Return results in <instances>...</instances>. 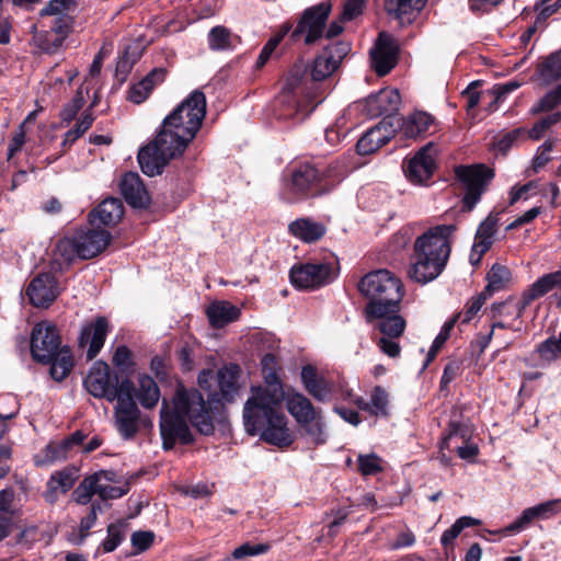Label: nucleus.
Returning a JSON list of instances; mask_svg holds the SVG:
<instances>
[{"label":"nucleus","instance_id":"obj_1","mask_svg":"<svg viewBox=\"0 0 561 561\" xmlns=\"http://www.w3.org/2000/svg\"><path fill=\"white\" fill-rule=\"evenodd\" d=\"M205 115V94L195 90L163 119L154 140L139 150L141 171L149 176L162 173L169 161L181 156L195 138Z\"/></svg>","mask_w":561,"mask_h":561},{"label":"nucleus","instance_id":"obj_2","mask_svg":"<svg viewBox=\"0 0 561 561\" xmlns=\"http://www.w3.org/2000/svg\"><path fill=\"white\" fill-rule=\"evenodd\" d=\"M265 386L252 387L243 408V423L248 434H261L264 442L287 447L294 442L283 412L284 390L278 377L279 365L273 354L261 360Z\"/></svg>","mask_w":561,"mask_h":561},{"label":"nucleus","instance_id":"obj_3","mask_svg":"<svg viewBox=\"0 0 561 561\" xmlns=\"http://www.w3.org/2000/svg\"><path fill=\"white\" fill-rule=\"evenodd\" d=\"M188 423L205 435L214 431L203 396L196 389H186L179 383L172 401L164 399L160 411V432L164 449L173 448L176 440L184 444L192 442Z\"/></svg>","mask_w":561,"mask_h":561},{"label":"nucleus","instance_id":"obj_4","mask_svg":"<svg viewBox=\"0 0 561 561\" xmlns=\"http://www.w3.org/2000/svg\"><path fill=\"white\" fill-rule=\"evenodd\" d=\"M455 231V225H438L416 238L408 272L410 278L426 284L443 272L450 254V237Z\"/></svg>","mask_w":561,"mask_h":561},{"label":"nucleus","instance_id":"obj_5","mask_svg":"<svg viewBox=\"0 0 561 561\" xmlns=\"http://www.w3.org/2000/svg\"><path fill=\"white\" fill-rule=\"evenodd\" d=\"M358 290L368 299L366 317H380L388 310H396L403 297L402 282L387 270L366 274L358 283Z\"/></svg>","mask_w":561,"mask_h":561},{"label":"nucleus","instance_id":"obj_6","mask_svg":"<svg viewBox=\"0 0 561 561\" xmlns=\"http://www.w3.org/2000/svg\"><path fill=\"white\" fill-rule=\"evenodd\" d=\"M455 174L463 191L462 209L471 211L494 178V171L484 164H472L457 167Z\"/></svg>","mask_w":561,"mask_h":561},{"label":"nucleus","instance_id":"obj_7","mask_svg":"<svg viewBox=\"0 0 561 561\" xmlns=\"http://www.w3.org/2000/svg\"><path fill=\"white\" fill-rule=\"evenodd\" d=\"M115 401L114 419L117 431L125 438H130L138 431L140 410L134 399V382L129 378H123V389Z\"/></svg>","mask_w":561,"mask_h":561},{"label":"nucleus","instance_id":"obj_8","mask_svg":"<svg viewBox=\"0 0 561 561\" xmlns=\"http://www.w3.org/2000/svg\"><path fill=\"white\" fill-rule=\"evenodd\" d=\"M85 390L98 399H105L114 402L121 396L123 379L113 374L110 366L104 362H95L83 380Z\"/></svg>","mask_w":561,"mask_h":561},{"label":"nucleus","instance_id":"obj_9","mask_svg":"<svg viewBox=\"0 0 561 561\" xmlns=\"http://www.w3.org/2000/svg\"><path fill=\"white\" fill-rule=\"evenodd\" d=\"M325 184L318 180V169L310 164L294 169L284 185V197L295 201L305 196H316L325 193Z\"/></svg>","mask_w":561,"mask_h":561},{"label":"nucleus","instance_id":"obj_10","mask_svg":"<svg viewBox=\"0 0 561 561\" xmlns=\"http://www.w3.org/2000/svg\"><path fill=\"white\" fill-rule=\"evenodd\" d=\"M60 347L55 324L43 321L34 325L31 336V353L35 360L48 363Z\"/></svg>","mask_w":561,"mask_h":561},{"label":"nucleus","instance_id":"obj_11","mask_svg":"<svg viewBox=\"0 0 561 561\" xmlns=\"http://www.w3.org/2000/svg\"><path fill=\"white\" fill-rule=\"evenodd\" d=\"M330 12L331 5L324 2L306 9L293 32V37L306 34V44L314 43L321 37Z\"/></svg>","mask_w":561,"mask_h":561},{"label":"nucleus","instance_id":"obj_12","mask_svg":"<svg viewBox=\"0 0 561 561\" xmlns=\"http://www.w3.org/2000/svg\"><path fill=\"white\" fill-rule=\"evenodd\" d=\"M436 148L433 142L422 147L413 158L403 164L407 178L414 184L425 183L436 168L435 162Z\"/></svg>","mask_w":561,"mask_h":561},{"label":"nucleus","instance_id":"obj_13","mask_svg":"<svg viewBox=\"0 0 561 561\" xmlns=\"http://www.w3.org/2000/svg\"><path fill=\"white\" fill-rule=\"evenodd\" d=\"M331 267L325 263L294 265L290 270L291 284L301 289H311L327 284Z\"/></svg>","mask_w":561,"mask_h":561},{"label":"nucleus","instance_id":"obj_14","mask_svg":"<svg viewBox=\"0 0 561 561\" xmlns=\"http://www.w3.org/2000/svg\"><path fill=\"white\" fill-rule=\"evenodd\" d=\"M73 237L79 248V257L82 260L95 257L108 247L112 240L111 233L99 226L81 229Z\"/></svg>","mask_w":561,"mask_h":561},{"label":"nucleus","instance_id":"obj_15","mask_svg":"<svg viewBox=\"0 0 561 561\" xmlns=\"http://www.w3.org/2000/svg\"><path fill=\"white\" fill-rule=\"evenodd\" d=\"M401 104V96L397 89H381L377 93L370 94L365 101V112L371 117L386 115L394 124L400 119L392 117L398 112Z\"/></svg>","mask_w":561,"mask_h":561},{"label":"nucleus","instance_id":"obj_16","mask_svg":"<svg viewBox=\"0 0 561 561\" xmlns=\"http://www.w3.org/2000/svg\"><path fill=\"white\" fill-rule=\"evenodd\" d=\"M398 126L399 122L394 124L392 119L383 118L357 141V152L365 156L377 151L394 136Z\"/></svg>","mask_w":561,"mask_h":561},{"label":"nucleus","instance_id":"obj_17","mask_svg":"<svg viewBox=\"0 0 561 561\" xmlns=\"http://www.w3.org/2000/svg\"><path fill=\"white\" fill-rule=\"evenodd\" d=\"M60 290L54 275L43 273L34 277L26 288V296L35 307L47 308Z\"/></svg>","mask_w":561,"mask_h":561},{"label":"nucleus","instance_id":"obj_18","mask_svg":"<svg viewBox=\"0 0 561 561\" xmlns=\"http://www.w3.org/2000/svg\"><path fill=\"white\" fill-rule=\"evenodd\" d=\"M397 45L393 37L381 32L375 46L370 49L373 69L378 76L387 75L396 66Z\"/></svg>","mask_w":561,"mask_h":561},{"label":"nucleus","instance_id":"obj_19","mask_svg":"<svg viewBox=\"0 0 561 561\" xmlns=\"http://www.w3.org/2000/svg\"><path fill=\"white\" fill-rule=\"evenodd\" d=\"M108 332V321L105 317H98L94 322L82 327L79 336V347L87 348V358L93 359L104 345Z\"/></svg>","mask_w":561,"mask_h":561},{"label":"nucleus","instance_id":"obj_20","mask_svg":"<svg viewBox=\"0 0 561 561\" xmlns=\"http://www.w3.org/2000/svg\"><path fill=\"white\" fill-rule=\"evenodd\" d=\"M301 381L306 391L319 402H329L335 392V385L332 380L318 374L311 365L301 369Z\"/></svg>","mask_w":561,"mask_h":561},{"label":"nucleus","instance_id":"obj_21","mask_svg":"<svg viewBox=\"0 0 561 561\" xmlns=\"http://www.w3.org/2000/svg\"><path fill=\"white\" fill-rule=\"evenodd\" d=\"M471 431L467 424L451 421L448 427V434L443 438L440 448H450L456 439H461V445L456 444L455 449L458 456L465 460H472L478 455V446L469 443Z\"/></svg>","mask_w":561,"mask_h":561},{"label":"nucleus","instance_id":"obj_22","mask_svg":"<svg viewBox=\"0 0 561 561\" xmlns=\"http://www.w3.org/2000/svg\"><path fill=\"white\" fill-rule=\"evenodd\" d=\"M121 193L134 208H145L150 203V196L137 173H126L119 183Z\"/></svg>","mask_w":561,"mask_h":561},{"label":"nucleus","instance_id":"obj_23","mask_svg":"<svg viewBox=\"0 0 561 561\" xmlns=\"http://www.w3.org/2000/svg\"><path fill=\"white\" fill-rule=\"evenodd\" d=\"M239 374L240 367L234 364H230L219 369L217 373L219 393L209 392V399L214 401H232L239 390Z\"/></svg>","mask_w":561,"mask_h":561},{"label":"nucleus","instance_id":"obj_24","mask_svg":"<svg viewBox=\"0 0 561 561\" xmlns=\"http://www.w3.org/2000/svg\"><path fill=\"white\" fill-rule=\"evenodd\" d=\"M497 221V216L490 214L480 224L470 254L471 264H478L482 255L491 248L493 243V237L496 232Z\"/></svg>","mask_w":561,"mask_h":561},{"label":"nucleus","instance_id":"obj_25","mask_svg":"<svg viewBox=\"0 0 561 561\" xmlns=\"http://www.w3.org/2000/svg\"><path fill=\"white\" fill-rule=\"evenodd\" d=\"M427 0H385L386 13L401 24L411 23L424 9Z\"/></svg>","mask_w":561,"mask_h":561},{"label":"nucleus","instance_id":"obj_26","mask_svg":"<svg viewBox=\"0 0 561 561\" xmlns=\"http://www.w3.org/2000/svg\"><path fill=\"white\" fill-rule=\"evenodd\" d=\"M124 215V205L119 198L110 197L104 199L90 214V222L92 226H114Z\"/></svg>","mask_w":561,"mask_h":561},{"label":"nucleus","instance_id":"obj_27","mask_svg":"<svg viewBox=\"0 0 561 561\" xmlns=\"http://www.w3.org/2000/svg\"><path fill=\"white\" fill-rule=\"evenodd\" d=\"M165 79V71L162 68L151 70L139 82L131 85L128 92V100L135 104H140L148 99L154 87L162 83Z\"/></svg>","mask_w":561,"mask_h":561},{"label":"nucleus","instance_id":"obj_28","mask_svg":"<svg viewBox=\"0 0 561 561\" xmlns=\"http://www.w3.org/2000/svg\"><path fill=\"white\" fill-rule=\"evenodd\" d=\"M398 311L399 307L396 310H388L380 317H367V320L369 322L376 320L374 327L382 333V336L398 339L405 329V320L398 314Z\"/></svg>","mask_w":561,"mask_h":561},{"label":"nucleus","instance_id":"obj_29","mask_svg":"<svg viewBox=\"0 0 561 561\" xmlns=\"http://www.w3.org/2000/svg\"><path fill=\"white\" fill-rule=\"evenodd\" d=\"M287 409L298 424L312 421L317 414L322 412L320 409H316L306 396L298 392L288 397Z\"/></svg>","mask_w":561,"mask_h":561},{"label":"nucleus","instance_id":"obj_30","mask_svg":"<svg viewBox=\"0 0 561 561\" xmlns=\"http://www.w3.org/2000/svg\"><path fill=\"white\" fill-rule=\"evenodd\" d=\"M209 322L215 328H222L240 317V309L228 301H215L206 310Z\"/></svg>","mask_w":561,"mask_h":561},{"label":"nucleus","instance_id":"obj_31","mask_svg":"<svg viewBox=\"0 0 561 561\" xmlns=\"http://www.w3.org/2000/svg\"><path fill=\"white\" fill-rule=\"evenodd\" d=\"M137 382V388L134 386V399H137L145 409L154 408L160 399L157 382L148 375H140Z\"/></svg>","mask_w":561,"mask_h":561},{"label":"nucleus","instance_id":"obj_32","mask_svg":"<svg viewBox=\"0 0 561 561\" xmlns=\"http://www.w3.org/2000/svg\"><path fill=\"white\" fill-rule=\"evenodd\" d=\"M107 480L104 471L87 477L72 493L73 501L79 505H87L94 494H99V482Z\"/></svg>","mask_w":561,"mask_h":561},{"label":"nucleus","instance_id":"obj_33","mask_svg":"<svg viewBox=\"0 0 561 561\" xmlns=\"http://www.w3.org/2000/svg\"><path fill=\"white\" fill-rule=\"evenodd\" d=\"M433 123L434 119L430 114L425 112L413 113L402 122V134L407 138H416L427 133Z\"/></svg>","mask_w":561,"mask_h":561},{"label":"nucleus","instance_id":"obj_34","mask_svg":"<svg viewBox=\"0 0 561 561\" xmlns=\"http://www.w3.org/2000/svg\"><path fill=\"white\" fill-rule=\"evenodd\" d=\"M70 450L62 440L51 442L34 456V462L38 467L50 466L69 457Z\"/></svg>","mask_w":561,"mask_h":561},{"label":"nucleus","instance_id":"obj_35","mask_svg":"<svg viewBox=\"0 0 561 561\" xmlns=\"http://www.w3.org/2000/svg\"><path fill=\"white\" fill-rule=\"evenodd\" d=\"M289 231L305 242H313L324 234L325 228L310 219H298L289 225Z\"/></svg>","mask_w":561,"mask_h":561},{"label":"nucleus","instance_id":"obj_36","mask_svg":"<svg viewBox=\"0 0 561 561\" xmlns=\"http://www.w3.org/2000/svg\"><path fill=\"white\" fill-rule=\"evenodd\" d=\"M50 363V375L55 380L65 379L73 367V358L68 347H59Z\"/></svg>","mask_w":561,"mask_h":561},{"label":"nucleus","instance_id":"obj_37","mask_svg":"<svg viewBox=\"0 0 561 561\" xmlns=\"http://www.w3.org/2000/svg\"><path fill=\"white\" fill-rule=\"evenodd\" d=\"M523 82L518 80H510L502 84H496L492 89L482 93L483 99H489L486 111L492 113L497 110L499 104L504 100L506 94L522 87Z\"/></svg>","mask_w":561,"mask_h":561},{"label":"nucleus","instance_id":"obj_38","mask_svg":"<svg viewBox=\"0 0 561 561\" xmlns=\"http://www.w3.org/2000/svg\"><path fill=\"white\" fill-rule=\"evenodd\" d=\"M537 73L539 78L550 83L561 78V50L550 54L538 65Z\"/></svg>","mask_w":561,"mask_h":561},{"label":"nucleus","instance_id":"obj_39","mask_svg":"<svg viewBox=\"0 0 561 561\" xmlns=\"http://www.w3.org/2000/svg\"><path fill=\"white\" fill-rule=\"evenodd\" d=\"M511 279V272L503 265L494 264L486 274L484 294L491 297L494 293L505 288Z\"/></svg>","mask_w":561,"mask_h":561},{"label":"nucleus","instance_id":"obj_40","mask_svg":"<svg viewBox=\"0 0 561 561\" xmlns=\"http://www.w3.org/2000/svg\"><path fill=\"white\" fill-rule=\"evenodd\" d=\"M346 171L344 162L336 160L324 170H318V180H322V184L327 186L325 192H328L345 176Z\"/></svg>","mask_w":561,"mask_h":561},{"label":"nucleus","instance_id":"obj_41","mask_svg":"<svg viewBox=\"0 0 561 561\" xmlns=\"http://www.w3.org/2000/svg\"><path fill=\"white\" fill-rule=\"evenodd\" d=\"M78 478V469L75 467H67L53 473L48 481L51 485L54 484L58 490H60L61 494H65L73 486Z\"/></svg>","mask_w":561,"mask_h":561},{"label":"nucleus","instance_id":"obj_42","mask_svg":"<svg viewBox=\"0 0 561 561\" xmlns=\"http://www.w3.org/2000/svg\"><path fill=\"white\" fill-rule=\"evenodd\" d=\"M300 425L306 435H308L314 444L322 445L327 442L328 434L322 412L317 414L312 421L301 423Z\"/></svg>","mask_w":561,"mask_h":561},{"label":"nucleus","instance_id":"obj_43","mask_svg":"<svg viewBox=\"0 0 561 561\" xmlns=\"http://www.w3.org/2000/svg\"><path fill=\"white\" fill-rule=\"evenodd\" d=\"M291 26L289 24L282 25L280 30L277 34H275L272 38L267 41V43L263 46L257 60H256V67L261 68L263 67L271 56L273 55L274 50L278 46V44L283 41V38L287 35V33L290 31Z\"/></svg>","mask_w":561,"mask_h":561},{"label":"nucleus","instance_id":"obj_44","mask_svg":"<svg viewBox=\"0 0 561 561\" xmlns=\"http://www.w3.org/2000/svg\"><path fill=\"white\" fill-rule=\"evenodd\" d=\"M89 88L84 85H81L77 90L76 95L73 96L71 102L68 103L60 113V117L64 122L69 123L76 117L78 112L84 105L85 96L89 95Z\"/></svg>","mask_w":561,"mask_h":561},{"label":"nucleus","instance_id":"obj_45","mask_svg":"<svg viewBox=\"0 0 561 561\" xmlns=\"http://www.w3.org/2000/svg\"><path fill=\"white\" fill-rule=\"evenodd\" d=\"M561 283V273H551L539 278L528 293V299L538 298L548 291L552 290L557 285Z\"/></svg>","mask_w":561,"mask_h":561},{"label":"nucleus","instance_id":"obj_46","mask_svg":"<svg viewBox=\"0 0 561 561\" xmlns=\"http://www.w3.org/2000/svg\"><path fill=\"white\" fill-rule=\"evenodd\" d=\"M208 44L213 50H225L231 47V32L221 25L209 31Z\"/></svg>","mask_w":561,"mask_h":561},{"label":"nucleus","instance_id":"obj_47","mask_svg":"<svg viewBox=\"0 0 561 561\" xmlns=\"http://www.w3.org/2000/svg\"><path fill=\"white\" fill-rule=\"evenodd\" d=\"M370 414L375 416L388 415V393L381 387H375L370 393Z\"/></svg>","mask_w":561,"mask_h":561},{"label":"nucleus","instance_id":"obj_48","mask_svg":"<svg viewBox=\"0 0 561 561\" xmlns=\"http://www.w3.org/2000/svg\"><path fill=\"white\" fill-rule=\"evenodd\" d=\"M337 67L332 64V61L323 55L322 53L316 57L312 68H311V77L313 81H321L328 77H330Z\"/></svg>","mask_w":561,"mask_h":561},{"label":"nucleus","instance_id":"obj_49","mask_svg":"<svg viewBox=\"0 0 561 561\" xmlns=\"http://www.w3.org/2000/svg\"><path fill=\"white\" fill-rule=\"evenodd\" d=\"M268 550L270 546L267 543L251 545L249 542H245L240 547L236 548L232 551L231 557H227L224 561H230V559L244 560L248 557L264 554Z\"/></svg>","mask_w":561,"mask_h":561},{"label":"nucleus","instance_id":"obj_50","mask_svg":"<svg viewBox=\"0 0 561 561\" xmlns=\"http://www.w3.org/2000/svg\"><path fill=\"white\" fill-rule=\"evenodd\" d=\"M306 76V66L302 64L295 65L289 71L286 83L284 85L285 98L294 94L302 84Z\"/></svg>","mask_w":561,"mask_h":561},{"label":"nucleus","instance_id":"obj_51","mask_svg":"<svg viewBox=\"0 0 561 561\" xmlns=\"http://www.w3.org/2000/svg\"><path fill=\"white\" fill-rule=\"evenodd\" d=\"M561 104V83L550 92H548L539 102L534 105L531 112L534 114L540 112H549Z\"/></svg>","mask_w":561,"mask_h":561},{"label":"nucleus","instance_id":"obj_52","mask_svg":"<svg viewBox=\"0 0 561 561\" xmlns=\"http://www.w3.org/2000/svg\"><path fill=\"white\" fill-rule=\"evenodd\" d=\"M123 528L124 524L122 522L110 524L107 526V537L102 542L104 552H112L119 546L124 538Z\"/></svg>","mask_w":561,"mask_h":561},{"label":"nucleus","instance_id":"obj_53","mask_svg":"<svg viewBox=\"0 0 561 561\" xmlns=\"http://www.w3.org/2000/svg\"><path fill=\"white\" fill-rule=\"evenodd\" d=\"M358 469L363 476H373L382 471L381 458L376 454L359 455Z\"/></svg>","mask_w":561,"mask_h":561},{"label":"nucleus","instance_id":"obj_54","mask_svg":"<svg viewBox=\"0 0 561 561\" xmlns=\"http://www.w3.org/2000/svg\"><path fill=\"white\" fill-rule=\"evenodd\" d=\"M94 116L88 112L82 115L75 128L68 130L65 135V144H72L80 138L93 124Z\"/></svg>","mask_w":561,"mask_h":561},{"label":"nucleus","instance_id":"obj_55","mask_svg":"<svg viewBox=\"0 0 561 561\" xmlns=\"http://www.w3.org/2000/svg\"><path fill=\"white\" fill-rule=\"evenodd\" d=\"M351 51V44L347 42L339 41L328 47L322 51L323 55L334 64L337 68L341 65L342 60L347 56Z\"/></svg>","mask_w":561,"mask_h":561},{"label":"nucleus","instance_id":"obj_56","mask_svg":"<svg viewBox=\"0 0 561 561\" xmlns=\"http://www.w3.org/2000/svg\"><path fill=\"white\" fill-rule=\"evenodd\" d=\"M561 119V113L554 112L547 117L538 121L531 129L528 130V138L540 139L545 133L554 124L559 123Z\"/></svg>","mask_w":561,"mask_h":561},{"label":"nucleus","instance_id":"obj_57","mask_svg":"<svg viewBox=\"0 0 561 561\" xmlns=\"http://www.w3.org/2000/svg\"><path fill=\"white\" fill-rule=\"evenodd\" d=\"M113 365L122 373L128 371L133 365V354L125 345H119L113 353Z\"/></svg>","mask_w":561,"mask_h":561},{"label":"nucleus","instance_id":"obj_58","mask_svg":"<svg viewBox=\"0 0 561 561\" xmlns=\"http://www.w3.org/2000/svg\"><path fill=\"white\" fill-rule=\"evenodd\" d=\"M56 254L60 255L64 261L71 262L76 256L79 257V248L75 237H67L58 241L56 245Z\"/></svg>","mask_w":561,"mask_h":561},{"label":"nucleus","instance_id":"obj_59","mask_svg":"<svg viewBox=\"0 0 561 561\" xmlns=\"http://www.w3.org/2000/svg\"><path fill=\"white\" fill-rule=\"evenodd\" d=\"M102 511L100 503H93L90 513L80 522V540L83 541L88 537L89 530L93 527L98 518V512Z\"/></svg>","mask_w":561,"mask_h":561},{"label":"nucleus","instance_id":"obj_60","mask_svg":"<svg viewBox=\"0 0 561 561\" xmlns=\"http://www.w3.org/2000/svg\"><path fill=\"white\" fill-rule=\"evenodd\" d=\"M553 147V141L548 140L542 144L539 148L537 154L534 157L531 162V168L535 172L541 170L551 159L550 152Z\"/></svg>","mask_w":561,"mask_h":561},{"label":"nucleus","instance_id":"obj_61","mask_svg":"<svg viewBox=\"0 0 561 561\" xmlns=\"http://www.w3.org/2000/svg\"><path fill=\"white\" fill-rule=\"evenodd\" d=\"M557 501H548L528 508V520L531 518H548L556 512Z\"/></svg>","mask_w":561,"mask_h":561},{"label":"nucleus","instance_id":"obj_62","mask_svg":"<svg viewBox=\"0 0 561 561\" xmlns=\"http://www.w3.org/2000/svg\"><path fill=\"white\" fill-rule=\"evenodd\" d=\"M71 0H51L39 12L42 16L56 15L65 16Z\"/></svg>","mask_w":561,"mask_h":561},{"label":"nucleus","instance_id":"obj_63","mask_svg":"<svg viewBox=\"0 0 561 561\" xmlns=\"http://www.w3.org/2000/svg\"><path fill=\"white\" fill-rule=\"evenodd\" d=\"M13 491L9 489H4L0 491V517L7 518L10 522H12L13 517V510H12V502H13Z\"/></svg>","mask_w":561,"mask_h":561},{"label":"nucleus","instance_id":"obj_64","mask_svg":"<svg viewBox=\"0 0 561 561\" xmlns=\"http://www.w3.org/2000/svg\"><path fill=\"white\" fill-rule=\"evenodd\" d=\"M396 340L397 339L381 336L376 340V344L383 354L394 358L399 356L401 351V347Z\"/></svg>","mask_w":561,"mask_h":561}]
</instances>
